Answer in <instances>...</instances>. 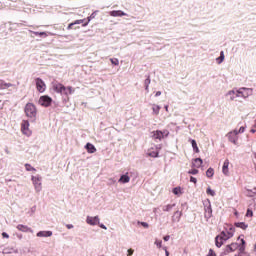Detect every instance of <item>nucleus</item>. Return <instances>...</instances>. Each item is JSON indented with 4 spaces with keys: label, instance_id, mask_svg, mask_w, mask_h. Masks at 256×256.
<instances>
[{
    "label": "nucleus",
    "instance_id": "obj_1",
    "mask_svg": "<svg viewBox=\"0 0 256 256\" xmlns=\"http://www.w3.org/2000/svg\"><path fill=\"white\" fill-rule=\"evenodd\" d=\"M234 235L235 227H233L232 225H227V227H225L224 230H222L221 233L216 236V247H223V243H225V241H229V239H231V237H233Z\"/></svg>",
    "mask_w": 256,
    "mask_h": 256
},
{
    "label": "nucleus",
    "instance_id": "obj_2",
    "mask_svg": "<svg viewBox=\"0 0 256 256\" xmlns=\"http://www.w3.org/2000/svg\"><path fill=\"white\" fill-rule=\"evenodd\" d=\"M52 89L55 93H58L59 95H62L64 97H69V95H73V93H75V88H73L72 86L65 87V85L59 82L53 83Z\"/></svg>",
    "mask_w": 256,
    "mask_h": 256
},
{
    "label": "nucleus",
    "instance_id": "obj_3",
    "mask_svg": "<svg viewBox=\"0 0 256 256\" xmlns=\"http://www.w3.org/2000/svg\"><path fill=\"white\" fill-rule=\"evenodd\" d=\"M24 113L27 119L31 121V123H35V121H37L38 111L37 106H35V104L28 102L24 107Z\"/></svg>",
    "mask_w": 256,
    "mask_h": 256
},
{
    "label": "nucleus",
    "instance_id": "obj_4",
    "mask_svg": "<svg viewBox=\"0 0 256 256\" xmlns=\"http://www.w3.org/2000/svg\"><path fill=\"white\" fill-rule=\"evenodd\" d=\"M245 133V126H241L239 129H234L226 134V137L230 143L233 145H238L239 143V134Z\"/></svg>",
    "mask_w": 256,
    "mask_h": 256
},
{
    "label": "nucleus",
    "instance_id": "obj_5",
    "mask_svg": "<svg viewBox=\"0 0 256 256\" xmlns=\"http://www.w3.org/2000/svg\"><path fill=\"white\" fill-rule=\"evenodd\" d=\"M86 223L91 227H95V225H98L100 229H104L105 231H107V226H105V224H101V218H99V216H87Z\"/></svg>",
    "mask_w": 256,
    "mask_h": 256
},
{
    "label": "nucleus",
    "instance_id": "obj_6",
    "mask_svg": "<svg viewBox=\"0 0 256 256\" xmlns=\"http://www.w3.org/2000/svg\"><path fill=\"white\" fill-rule=\"evenodd\" d=\"M20 131L22 135H25V137H31L33 135V130L31 129V123H29V120H22L20 124Z\"/></svg>",
    "mask_w": 256,
    "mask_h": 256
},
{
    "label": "nucleus",
    "instance_id": "obj_7",
    "mask_svg": "<svg viewBox=\"0 0 256 256\" xmlns=\"http://www.w3.org/2000/svg\"><path fill=\"white\" fill-rule=\"evenodd\" d=\"M32 185L36 193L43 191V177L41 175L31 176Z\"/></svg>",
    "mask_w": 256,
    "mask_h": 256
},
{
    "label": "nucleus",
    "instance_id": "obj_8",
    "mask_svg": "<svg viewBox=\"0 0 256 256\" xmlns=\"http://www.w3.org/2000/svg\"><path fill=\"white\" fill-rule=\"evenodd\" d=\"M238 89V97L241 101V99H249L251 95H253V88H247V87H241L237 88Z\"/></svg>",
    "mask_w": 256,
    "mask_h": 256
},
{
    "label": "nucleus",
    "instance_id": "obj_9",
    "mask_svg": "<svg viewBox=\"0 0 256 256\" xmlns=\"http://www.w3.org/2000/svg\"><path fill=\"white\" fill-rule=\"evenodd\" d=\"M225 97L227 101L233 102V101H241L239 98V91L237 88H233L232 90H229L225 93Z\"/></svg>",
    "mask_w": 256,
    "mask_h": 256
},
{
    "label": "nucleus",
    "instance_id": "obj_10",
    "mask_svg": "<svg viewBox=\"0 0 256 256\" xmlns=\"http://www.w3.org/2000/svg\"><path fill=\"white\" fill-rule=\"evenodd\" d=\"M204 205V217L205 219H211L213 217V209L211 208V200L206 199L203 203Z\"/></svg>",
    "mask_w": 256,
    "mask_h": 256
},
{
    "label": "nucleus",
    "instance_id": "obj_11",
    "mask_svg": "<svg viewBox=\"0 0 256 256\" xmlns=\"http://www.w3.org/2000/svg\"><path fill=\"white\" fill-rule=\"evenodd\" d=\"M38 103L41 105V107H50L51 103H53V99L47 95H44L39 98Z\"/></svg>",
    "mask_w": 256,
    "mask_h": 256
},
{
    "label": "nucleus",
    "instance_id": "obj_12",
    "mask_svg": "<svg viewBox=\"0 0 256 256\" xmlns=\"http://www.w3.org/2000/svg\"><path fill=\"white\" fill-rule=\"evenodd\" d=\"M36 89L39 93H45L47 89V85L45 84V81L41 78L35 79Z\"/></svg>",
    "mask_w": 256,
    "mask_h": 256
},
{
    "label": "nucleus",
    "instance_id": "obj_13",
    "mask_svg": "<svg viewBox=\"0 0 256 256\" xmlns=\"http://www.w3.org/2000/svg\"><path fill=\"white\" fill-rule=\"evenodd\" d=\"M146 155H147L148 157H152V158H154V159L157 158V157H159V147L154 146V147L149 148V149L147 150Z\"/></svg>",
    "mask_w": 256,
    "mask_h": 256
},
{
    "label": "nucleus",
    "instance_id": "obj_14",
    "mask_svg": "<svg viewBox=\"0 0 256 256\" xmlns=\"http://www.w3.org/2000/svg\"><path fill=\"white\" fill-rule=\"evenodd\" d=\"M239 248V244L237 243H232L226 246L224 253L225 255L229 254V253H233V251H237V249Z\"/></svg>",
    "mask_w": 256,
    "mask_h": 256
},
{
    "label": "nucleus",
    "instance_id": "obj_15",
    "mask_svg": "<svg viewBox=\"0 0 256 256\" xmlns=\"http://www.w3.org/2000/svg\"><path fill=\"white\" fill-rule=\"evenodd\" d=\"M16 229H18V231H21L22 233H33V229H31V227L23 224H18L16 226Z\"/></svg>",
    "mask_w": 256,
    "mask_h": 256
},
{
    "label": "nucleus",
    "instance_id": "obj_16",
    "mask_svg": "<svg viewBox=\"0 0 256 256\" xmlns=\"http://www.w3.org/2000/svg\"><path fill=\"white\" fill-rule=\"evenodd\" d=\"M109 15L111 17H127V13L121 11V10H114V11H110Z\"/></svg>",
    "mask_w": 256,
    "mask_h": 256
},
{
    "label": "nucleus",
    "instance_id": "obj_17",
    "mask_svg": "<svg viewBox=\"0 0 256 256\" xmlns=\"http://www.w3.org/2000/svg\"><path fill=\"white\" fill-rule=\"evenodd\" d=\"M222 173L226 177H229V159H226L222 166Z\"/></svg>",
    "mask_w": 256,
    "mask_h": 256
},
{
    "label": "nucleus",
    "instance_id": "obj_18",
    "mask_svg": "<svg viewBox=\"0 0 256 256\" xmlns=\"http://www.w3.org/2000/svg\"><path fill=\"white\" fill-rule=\"evenodd\" d=\"M203 165V159L196 158L192 160V168L199 169Z\"/></svg>",
    "mask_w": 256,
    "mask_h": 256
},
{
    "label": "nucleus",
    "instance_id": "obj_19",
    "mask_svg": "<svg viewBox=\"0 0 256 256\" xmlns=\"http://www.w3.org/2000/svg\"><path fill=\"white\" fill-rule=\"evenodd\" d=\"M129 181H131V177H129V173H126L120 176L118 183L125 185V183H129Z\"/></svg>",
    "mask_w": 256,
    "mask_h": 256
},
{
    "label": "nucleus",
    "instance_id": "obj_20",
    "mask_svg": "<svg viewBox=\"0 0 256 256\" xmlns=\"http://www.w3.org/2000/svg\"><path fill=\"white\" fill-rule=\"evenodd\" d=\"M152 139H158L159 141H161V139H163V133L161 132V130L153 131Z\"/></svg>",
    "mask_w": 256,
    "mask_h": 256
},
{
    "label": "nucleus",
    "instance_id": "obj_21",
    "mask_svg": "<svg viewBox=\"0 0 256 256\" xmlns=\"http://www.w3.org/2000/svg\"><path fill=\"white\" fill-rule=\"evenodd\" d=\"M37 237H52L53 236V232L52 231H39L36 234Z\"/></svg>",
    "mask_w": 256,
    "mask_h": 256
},
{
    "label": "nucleus",
    "instance_id": "obj_22",
    "mask_svg": "<svg viewBox=\"0 0 256 256\" xmlns=\"http://www.w3.org/2000/svg\"><path fill=\"white\" fill-rule=\"evenodd\" d=\"M85 149L88 151V153H95L97 151V148H95V145L91 143H87L85 146Z\"/></svg>",
    "mask_w": 256,
    "mask_h": 256
},
{
    "label": "nucleus",
    "instance_id": "obj_23",
    "mask_svg": "<svg viewBox=\"0 0 256 256\" xmlns=\"http://www.w3.org/2000/svg\"><path fill=\"white\" fill-rule=\"evenodd\" d=\"M9 87H13V84L5 83L4 81L0 80V91H4L5 89H9Z\"/></svg>",
    "mask_w": 256,
    "mask_h": 256
},
{
    "label": "nucleus",
    "instance_id": "obj_24",
    "mask_svg": "<svg viewBox=\"0 0 256 256\" xmlns=\"http://www.w3.org/2000/svg\"><path fill=\"white\" fill-rule=\"evenodd\" d=\"M172 193H174L177 197H181V195H183V188L181 187H175L172 190Z\"/></svg>",
    "mask_w": 256,
    "mask_h": 256
},
{
    "label": "nucleus",
    "instance_id": "obj_25",
    "mask_svg": "<svg viewBox=\"0 0 256 256\" xmlns=\"http://www.w3.org/2000/svg\"><path fill=\"white\" fill-rule=\"evenodd\" d=\"M152 113L153 115H159V112L161 111V106L157 105V104H153L152 105Z\"/></svg>",
    "mask_w": 256,
    "mask_h": 256
},
{
    "label": "nucleus",
    "instance_id": "obj_26",
    "mask_svg": "<svg viewBox=\"0 0 256 256\" xmlns=\"http://www.w3.org/2000/svg\"><path fill=\"white\" fill-rule=\"evenodd\" d=\"M174 206H175V204H167V205H164V206L162 207V211H164L165 213H169V211H171Z\"/></svg>",
    "mask_w": 256,
    "mask_h": 256
},
{
    "label": "nucleus",
    "instance_id": "obj_27",
    "mask_svg": "<svg viewBox=\"0 0 256 256\" xmlns=\"http://www.w3.org/2000/svg\"><path fill=\"white\" fill-rule=\"evenodd\" d=\"M3 253H4L5 255H9V254H11V253H19V250L14 249V248H5L4 251H3Z\"/></svg>",
    "mask_w": 256,
    "mask_h": 256
},
{
    "label": "nucleus",
    "instance_id": "obj_28",
    "mask_svg": "<svg viewBox=\"0 0 256 256\" xmlns=\"http://www.w3.org/2000/svg\"><path fill=\"white\" fill-rule=\"evenodd\" d=\"M223 61H225V52L221 51L220 57H218L216 59V62L218 63V65H221V63H223Z\"/></svg>",
    "mask_w": 256,
    "mask_h": 256
},
{
    "label": "nucleus",
    "instance_id": "obj_29",
    "mask_svg": "<svg viewBox=\"0 0 256 256\" xmlns=\"http://www.w3.org/2000/svg\"><path fill=\"white\" fill-rule=\"evenodd\" d=\"M190 142H191L193 151H195V153H199V147L197 146V141L191 139Z\"/></svg>",
    "mask_w": 256,
    "mask_h": 256
},
{
    "label": "nucleus",
    "instance_id": "obj_30",
    "mask_svg": "<svg viewBox=\"0 0 256 256\" xmlns=\"http://www.w3.org/2000/svg\"><path fill=\"white\" fill-rule=\"evenodd\" d=\"M213 175H215V170L213 168H208V170L206 171V177H208V179H211Z\"/></svg>",
    "mask_w": 256,
    "mask_h": 256
},
{
    "label": "nucleus",
    "instance_id": "obj_31",
    "mask_svg": "<svg viewBox=\"0 0 256 256\" xmlns=\"http://www.w3.org/2000/svg\"><path fill=\"white\" fill-rule=\"evenodd\" d=\"M235 227H238L239 229L245 230V229H247L248 225L245 224V222H236Z\"/></svg>",
    "mask_w": 256,
    "mask_h": 256
},
{
    "label": "nucleus",
    "instance_id": "obj_32",
    "mask_svg": "<svg viewBox=\"0 0 256 256\" xmlns=\"http://www.w3.org/2000/svg\"><path fill=\"white\" fill-rule=\"evenodd\" d=\"M206 193H207V195H210V197H215V195H216L215 190L211 189V187H208L206 189Z\"/></svg>",
    "mask_w": 256,
    "mask_h": 256
},
{
    "label": "nucleus",
    "instance_id": "obj_33",
    "mask_svg": "<svg viewBox=\"0 0 256 256\" xmlns=\"http://www.w3.org/2000/svg\"><path fill=\"white\" fill-rule=\"evenodd\" d=\"M26 171H33L34 173L37 172V169L35 167L31 166V164H25Z\"/></svg>",
    "mask_w": 256,
    "mask_h": 256
},
{
    "label": "nucleus",
    "instance_id": "obj_34",
    "mask_svg": "<svg viewBox=\"0 0 256 256\" xmlns=\"http://www.w3.org/2000/svg\"><path fill=\"white\" fill-rule=\"evenodd\" d=\"M199 173V170L197 168H192L188 171L189 175H197Z\"/></svg>",
    "mask_w": 256,
    "mask_h": 256
},
{
    "label": "nucleus",
    "instance_id": "obj_35",
    "mask_svg": "<svg viewBox=\"0 0 256 256\" xmlns=\"http://www.w3.org/2000/svg\"><path fill=\"white\" fill-rule=\"evenodd\" d=\"M154 245H156L158 249H161V247H163V241L155 240Z\"/></svg>",
    "mask_w": 256,
    "mask_h": 256
},
{
    "label": "nucleus",
    "instance_id": "obj_36",
    "mask_svg": "<svg viewBox=\"0 0 256 256\" xmlns=\"http://www.w3.org/2000/svg\"><path fill=\"white\" fill-rule=\"evenodd\" d=\"M110 61H111L112 65H116V66L119 65V59H117V58H111Z\"/></svg>",
    "mask_w": 256,
    "mask_h": 256
},
{
    "label": "nucleus",
    "instance_id": "obj_37",
    "mask_svg": "<svg viewBox=\"0 0 256 256\" xmlns=\"http://www.w3.org/2000/svg\"><path fill=\"white\" fill-rule=\"evenodd\" d=\"M34 35H39L40 37H47V33L45 32H33Z\"/></svg>",
    "mask_w": 256,
    "mask_h": 256
},
{
    "label": "nucleus",
    "instance_id": "obj_38",
    "mask_svg": "<svg viewBox=\"0 0 256 256\" xmlns=\"http://www.w3.org/2000/svg\"><path fill=\"white\" fill-rule=\"evenodd\" d=\"M246 195H247L248 197H255V192H253V191H251V190H247V191H246Z\"/></svg>",
    "mask_w": 256,
    "mask_h": 256
},
{
    "label": "nucleus",
    "instance_id": "obj_39",
    "mask_svg": "<svg viewBox=\"0 0 256 256\" xmlns=\"http://www.w3.org/2000/svg\"><path fill=\"white\" fill-rule=\"evenodd\" d=\"M96 13H97V12L92 13V14L87 18L88 23H90L91 19H95Z\"/></svg>",
    "mask_w": 256,
    "mask_h": 256
},
{
    "label": "nucleus",
    "instance_id": "obj_40",
    "mask_svg": "<svg viewBox=\"0 0 256 256\" xmlns=\"http://www.w3.org/2000/svg\"><path fill=\"white\" fill-rule=\"evenodd\" d=\"M246 217H253V210H251V208H248Z\"/></svg>",
    "mask_w": 256,
    "mask_h": 256
},
{
    "label": "nucleus",
    "instance_id": "obj_41",
    "mask_svg": "<svg viewBox=\"0 0 256 256\" xmlns=\"http://www.w3.org/2000/svg\"><path fill=\"white\" fill-rule=\"evenodd\" d=\"M140 225H142V227H144V229H149V223L147 222H138Z\"/></svg>",
    "mask_w": 256,
    "mask_h": 256
},
{
    "label": "nucleus",
    "instance_id": "obj_42",
    "mask_svg": "<svg viewBox=\"0 0 256 256\" xmlns=\"http://www.w3.org/2000/svg\"><path fill=\"white\" fill-rule=\"evenodd\" d=\"M162 132V139H164V137H169V132L168 130H163Z\"/></svg>",
    "mask_w": 256,
    "mask_h": 256
},
{
    "label": "nucleus",
    "instance_id": "obj_43",
    "mask_svg": "<svg viewBox=\"0 0 256 256\" xmlns=\"http://www.w3.org/2000/svg\"><path fill=\"white\" fill-rule=\"evenodd\" d=\"M133 253H135V250H133L131 248L127 250V256H132Z\"/></svg>",
    "mask_w": 256,
    "mask_h": 256
},
{
    "label": "nucleus",
    "instance_id": "obj_44",
    "mask_svg": "<svg viewBox=\"0 0 256 256\" xmlns=\"http://www.w3.org/2000/svg\"><path fill=\"white\" fill-rule=\"evenodd\" d=\"M207 256H217V254H215V251H213V249H210Z\"/></svg>",
    "mask_w": 256,
    "mask_h": 256
},
{
    "label": "nucleus",
    "instance_id": "obj_45",
    "mask_svg": "<svg viewBox=\"0 0 256 256\" xmlns=\"http://www.w3.org/2000/svg\"><path fill=\"white\" fill-rule=\"evenodd\" d=\"M85 20L81 19V20H76L74 21V25H81V23H84Z\"/></svg>",
    "mask_w": 256,
    "mask_h": 256
},
{
    "label": "nucleus",
    "instance_id": "obj_46",
    "mask_svg": "<svg viewBox=\"0 0 256 256\" xmlns=\"http://www.w3.org/2000/svg\"><path fill=\"white\" fill-rule=\"evenodd\" d=\"M190 183L197 184V178L191 176V177H190Z\"/></svg>",
    "mask_w": 256,
    "mask_h": 256
},
{
    "label": "nucleus",
    "instance_id": "obj_47",
    "mask_svg": "<svg viewBox=\"0 0 256 256\" xmlns=\"http://www.w3.org/2000/svg\"><path fill=\"white\" fill-rule=\"evenodd\" d=\"M2 237L3 239H9V234H7V232H3Z\"/></svg>",
    "mask_w": 256,
    "mask_h": 256
},
{
    "label": "nucleus",
    "instance_id": "obj_48",
    "mask_svg": "<svg viewBox=\"0 0 256 256\" xmlns=\"http://www.w3.org/2000/svg\"><path fill=\"white\" fill-rule=\"evenodd\" d=\"M74 25H75L74 22L70 23V24L68 25V27H67L68 31L71 30V29H73V26H74Z\"/></svg>",
    "mask_w": 256,
    "mask_h": 256
},
{
    "label": "nucleus",
    "instance_id": "obj_49",
    "mask_svg": "<svg viewBox=\"0 0 256 256\" xmlns=\"http://www.w3.org/2000/svg\"><path fill=\"white\" fill-rule=\"evenodd\" d=\"M238 256H249L247 252H239Z\"/></svg>",
    "mask_w": 256,
    "mask_h": 256
},
{
    "label": "nucleus",
    "instance_id": "obj_50",
    "mask_svg": "<svg viewBox=\"0 0 256 256\" xmlns=\"http://www.w3.org/2000/svg\"><path fill=\"white\" fill-rule=\"evenodd\" d=\"M239 251H240V253H245V246H241V247L239 248Z\"/></svg>",
    "mask_w": 256,
    "mask_h": 256
},
{
    "label": "nucleus",
    "instance_id": "obj_51",
    "mask_svg": "<svg viewBox=\"0 0 256 256\" xmlns=\"http://www.w3.org/2000/svg\"><path fill=\"white\" fill-rule=\"evenodd\" d=\"M163 250L165 251V255L169 256V250H167V247H163Z\"/></svg>",
    "mask_w": 256,
    "mask_h": 256
},
{
    "label": "nucleus",
    "instance_id": "obj_52",
    "mask_svg": "<svg viewBox=\"0 0 256 256\" xmlns=\"http://www.w3.org/2000/svg\"><path fill=\"white\" fill-rule=\"evenodd\" d=\"M73 227H74L73 224H66L67 229H73Z\"/></svg>",
    "mask_w": 256,
    "mask_h": 256
},
{
    "label": "nucleus",
    "instance_id": "obj_53",
    "mask_svg": "<svg viewBox=\"0 0 256 256\" xmlns=\"http://www.w3.org/2000/svg\"><path fill=\"white\" fill-rule=\"evenodd\" d=\"M171 239V236L167 235V236H164V241H169Z\"/></svg>",
    "mask_w": 256,
    "mask_h": 256
},
{
    "label": "nucleus",
    "instance_id": "obj_54",
    "mask_svg": "<svg viewBox=\"0 0 256 256\" xmlns=\"http://www.w3.org/2000/svg\"><path fill=\"white\" fill-rule=\"evenodd\" d=\"M151 83V81L150 80H148V83H147V85H146V87H145V89L147 90V91H149V84Z\"/></svg>",
    "mask_w": 256,
    "mask_h": 256
},
{
    "label": "nucleus",
    "instance_id": "obj_55",
    "mask_svg": "<svg viewBox=\"0 0 256 256\" xmlns=\"http://www.w3.org/2000/svg\"><path fill=\"white\" fill-rule=\"evenodd\" d=\"M155 97H161V91H157Z\"/></svg>",
    "mask_w": 256,
    "mask_h": 256
},
{
    "label": "nucleus",
    "instance_id": "obj_56",
    "mask_svg": "<svg viewBox=\"0 0 256 256\" xmlns=\"http://www.w3.org/2000/svg\"><path fill=\"white\" fill-rule=\"evenodd\" d=\"M89 25V20L83 24V27H87Z\"/></svg>",
    "mask_w": 256,
    "mask_h": 256
},
{
    "label": "nucleus",
    "instance_id": "obj_57",
    "mask_svg": "<svg viewBox=\"0 0 256 256\" xmlns=\"http://www.w3.org/2000/svg\"><path fill=\"white\" fill-rule=\"evenodd\" d=\"M110 181H111L112 185H114V183L116 182L115 179H113V178H111Z\"/></svg>",
    "mask_w": 256,
    "mask_h": 256
},
{
    "label": "nucleus",
    "instance_id": "obj_58",
    "mask_svg": "<svg viewBox=\"0 0 256 256\" xmlns=\"http://www.w3.org/2000/svg\"><path fill=\"white\" fill-rule=\"evenodd\" d=\"M175 215H178L179 217H181V212L176 211V212H175Z\"/></svg>",
    "mask_w": 256,
    "mask_h": 256
},
{
    "label": "nucleus",
    "instance_id": "obj_59",
    "mask_svg": "<svg viewBox=\"0 0 256 256\" xmlns=\"http://www.w3.org/2000/svg\"><path fill=\"white\" fill-rule=\"evenodd\" d=\"M164 109H165V111H169V106L166 105V106L164 107Z\"/></svg>",
    "mask_w": 256,
    "mask_h": 256
},
{
    "label": "nucleus",
    "instance_id": "obj_60",
    "mask_svg": "<svg viewBox=\"0 0 256 256\" xmlns=\"http://www.w3.org/2000/svg\"><path fill=\"white\" fill-rule=\"evenodd\" d=\"M241 243H242V245H245V240L242 239V240H241Z\"/></svg>",
    "mask_w": 256,
    "mask_h": 256
},
{
    "label": "nucleus",
    "instance_id": "obj_61",
    "mask_svg": "<svg viewBox=\"0 0 256 256\" xmlns=\"http://www.w3.org/2000/svg\"><path fill=\"white\" fill-rule=\"evenodd\" d=\"M256 132V130L255 129H251V133H255Z\"/></svg>",
    "mask_w": 256,
    "mask_h": 256
},
{
    "label": "nucleus",
    "instance_id": "obj_62",
    "mask_svg": "<svg viewBox=\"0 0 256 256\" xmlns=\"http://www.w3.org/2000/svg\"><path fill=\"white\" fill-rule=\"evenodd\" d=\"M254 249H256V244L254 245Z\"/></svg>",
    "mask_w": 256,
    "mask_h": 256
}]
</instances>
